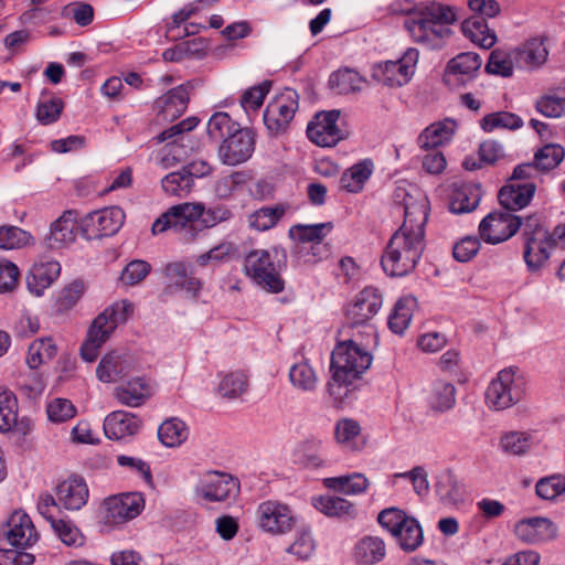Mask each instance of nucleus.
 <instances>
[{"instance_id":"obj_1","label":"nucleus","mask_w":565,"mask_h":565,"mask_svg":"<svg viewBox=\"0 0 565 565\" xmlns=\"http://www.w3.org/2000/svg\"><path fill=\"white\" fill-rule=\"evenodd\" d=\"M427 202L405 204V220L392 235L381 258L384 273L390 277H403L412 273L425 248Z\"/></svg>"},{"instance_id":"obj_2","label":"nucleus","mask_w":565,"mask_h":565,"mask_svg":"<svg viewBox=\"0 0 565 565\" xmlns=\"http://www.w3.org/2000/svg\"><path fill=\"white\" fill-rule=\"evenodd\" d=\"M372 363L370 352L363 343L354 339L339 342L331 354L332 377L327 388L334 401H343L349 394V386L364 373Z\"/></svg>"},{"instance_id":"obj_3","label":"nucleus","mask_w":565,"mask_h":565,"mask_svg":"<svg viewBox=\"0 0 565 565\" xmlns=\"http://www.w3.org/2000/svg\"><path fill=\"white\" fill-rule=\"evenodd\" d=\"M287 266L286 250L280 246L250 249L244 258V274L267 292L279 294L285 289L282 271Z\"/></svg>"},{"instance_id":"obj_4","label":"nucleus","mask_w":565,"mask_h":565,"mask_svg":"<svg viewBox=\"0 0 565 565\" xmlns=\"http://www.w3.org/2000/svg\"><path fill=\"white\" fill-rule=\"evenodd\" d=\"M134 310L132 303L127 300L115 302L98 315L92 322L87 339L81 347L83 360L93 362L99 353V348L114 332L119 323L125 322Z\"/></svg>"},{"instance_id":"obj_5","label":"nucleus","mask_w":565,"mask_h":565,"mask_svg":"<svg viewBox=\"0 0 565 565\" xmlns=\"http://www.w3.org/2000/svg\"><path fill=\"white\" fill-rule=\"evenodd\" d=\"M377 521L404 552H414L423 544L424 533L419 522L405 511L386 508L379 513Z\"/></svg>"},{"instance_id":"obj_6","label":"nucleus","mask_w":565,"mask_h":565,"mask_svg":"<svg viewBox=\"0 0 565 565\" xmlns=\"http://www.w3.org/2000/svg\"><path fill=\"white\" fill-rule=\"evenodd\" d=\"M203 212L202 203H181L171 206L152 224V233L160 234L168 230L173 231L184 242H192L198 232L194 222Z\"/></svg>"},{"instance_id":"obj_7","label":"nucleus","mask_w":565,"mask_h":565,"mask_svg":"<svg viewBox=\"0 0 565 565\" xmlns=\"http://www.w3.org/2000/svg\"><path fill=\"white\" fill-rule=\"evenodd\" d=\"M296 511L278 500H266L256 510L258 527L270 535H285L290 533L298 523Z\"/></svg>"},{"instance_id":"obj_8","label":"nucleus","mask_w":565,"mask_h":565,"mask_svg":"<svg viewBox=\"0 0 565 565\" xmlns=\"http://www.w3.org/2000/svg\"><path fill=\"white\" fill-rule=\"evenodd\" d=\"M299 108V95L291 88H285L267 104L264 124L270 135L285 134Z\"/></svg>"},{"instance_id":"obj_9","label":"nucleus","mask_w":565,"mask_h":565,"mask_svg":"<svg viewBox=\"0 0 565 565\" xmlns=\"http://www.w3.org/2000/svg\"><path fill=\"white\" fill-rule=\"evenodd\" d=\"M523 380L513 369L500 371L487 388L486 399L490 407L501 411L511 407L523 397Z\"/></svg>"},{"instance_id":"obj_10","label":"nucleus","mask_w":565,"mask_h":565,"mask_svg":"<svg viewBox=\"0 0 565 565\" xmlns=\"http://www.w3.org/2000/svg\"><path fill=\"white\" fill-rule=\"evenodd\" d=\"M383 305L382 295L374 287H365L347 308V318L351 326L364 328L369 339L375 337V328L371 320L377 315Z\"/></svg>"},{"instance_id":"obj_11","label":"nucleus","mask_w":565,"mask_h":565,"mask_svg":"<svg viewBox=\"0 0 565 565\" xmlns=\"http://www.w3.org/2000/svg\"><path fill=\"white\" fill-rule=\"evenodd\" d=\"M418 62V51L408 49L397 61H386L373 68V77L387 86H403L407 84Z\"/></svg>"},{"instance_id":"obj_12","label":"nucleus","mask_w":565,"mask_h":565,"mask_svg":"<svg viewBox=\"0 0 565 565\" xmlns=\"http://www.w3.org/2000/svg\"><path fill=\"white\" fill-rule=\"evenodd\" d=\"M254 150V132L247 128H239L222 141L217 153L222 163L234 167L246 162Z\"/></svg>"},{"instance_id":"obj_13","label":"nucleus","mask_w":565,"mask_h":565,"mask_svg":"<svg viewBox=\"0 0 565 565\" xmlns=\"http://www.w3.org/2000/svg\"><path fill=\"white\" fill-rule=\"evenodd\" d=\"M145 508V499L139 492L122 493L107 498L103 503L104 520L120 524L138 516Z\"/></svg>"},{"instance_id":"obj_14","label":"nucleus","mask_w":565,"mask_h":565,"mask_svg":"<svg viewBox=\"0 0 565 565\" xmlns=\"http://www.w3.org/2000/svg\"><path fill=\"white\" fill-rule=\"evenodd\" d=\"M521 220L509 211L493 212L479 225L480 237L489 244H499L512 237L520 228Z\"/></svg>"},{"instance_id":"obj_15","label":"nucleus","mask_w":565,"mask_h":565,"mask_svg":"<svg viewBox=\"0 0 565 565\" xmlns=\"http://www.w3.org/2000/svg\"><path fill=\"white\" fill-rule=\"evenodd\" d=\"M339 110L318 113L307 126V136L319 147H334L343 139V132L338 127Z\"/></svg>"},{"instance_id":"obj_16","label":"nucleus","mask_w":565,"mask_h":565,"mask_svg":"<svg viewBox=\"0 0 565 565\" xmlns=\"http://www.w3.org/2000/svg\"><path fill=\"white\" fill-rule=\"evenodd\" d=\"M238 491V481L232 476L218 471L205 473L196 487V493L209 502H223L235 498Z\"/></svg>"},{"instance_id":"obj_17","label":"nucleus","mask_w":565,"mask_h":565,"mask_svg":"<svg viewBox=\"0 0 565 565\" xmlns=\"http://www.w3.org/2000/svg\"><path fill=\"white\" fill-rule=\"evenodd\" d=\"M198 122L199 121L195 117H189L160 134V141L172 140V142L168 143L162 150L159 159V166L161 168L169 169L177 164L183 156H186V151L182 150L181 147L178 146V142H183V140L188 138L185 132L194 129L198 126Z\"/></svg>"},{"instance_id":"obj_18","label":"nucleus","mask_w":565,"mask_h":565,"mask_svg":"<svg viewBox=\"0 0 565 565\" xmlns=\"http://www.w3.org/2000/svg\"><path fill=\"white\" fill-rule=\"evenodd\" d=\"M18 399L12 391L0 386V431L28 435L32 429L31 420L26 417L19 418Z\"/></svg>"},{"instance_id":"obj_19","label":"nucleus","mask_w":565,"mask_h":565,"mask_svg":"<svg viewBox=\"0 0 565 565\" xmlns=\"http://www.w3.org/2000/svg\"><path fill=\"white\" fill-rule=\"evenodd\" d=\"M553 246L550 233L543 227L539 226L526 235L523 257L530 271H539L545 266Z\"/></svg>"},{"instance_id":"obj_20","label":"nucleus","mask_w":565,"mask_h":565,"mask_svg":"<svg viewBox=\"0 0 565 565\" xmlns=\"http://www.w3.org/2000/svg\"><path fill=\"white\" fill-rule=\"evenodd\" d=\"M7 527V540L15 547H31L39 541L40 535L31 518L21 510L14 511L10 515Z\"/></svg>"},{"instance_id":"obj_21","label":"nucleus","mask_w":565,"mask_h":565,"mask_svg":"<svg viewBox=\"0 0 565 565\" xmlns=\"http://www.w3.org/2000/svg\"><path fill=\"white\" fill-rule=\"evenodd\" d=\"M124 222V210L110 206L89 213L85 218V226L95 236H111L120 230Z\"/></svg>"},{"instance_id":"obj_22","label":"nucleus","mask_w":565,"mask_h":565,"mask_svg":"<svg viewBox=\"0 0 565 565\" xmlns=\"http://www.w3.org/2000/svg\"><path fill=\"white\" fill-rule=\"evenodd\" d=\"M515 536L530 544L548 541L555 537L556 526L546 518H529L520 520L514 526Z\"/></svg>"},{"instance_id":"obj_23","label":"nucleus","mask_w":565,"mask_h":565,"mask_svg":"<svg viewBox=\"0 0 565 565\" xmlns=\"http://www.w3.org/2000/svg\"><path fill=\"white\" fill-rule=\"evenodd\" d=\"M60 273L61 265L57 260L47 257L40 258L26 277L28 289L38 297L43 295L44 290L57 279Z\"/></svg>"},{"instance_id":"obj_24","label":"nucleus","mask_w":565,"mask_h":565,"mask_svg":"<svg viewBox=\"0 0 565 565\" xmlns=\"http://www.w3.org/2000/svg\"><path fill=\"white\" fill-rule=\"evenodd\" d=\"M89 491L85 480L78 476H72L63 480L56 488V498L66 510L82 509L88 500Z\"/></svg>"},{"instance_id":"obj_25","label":"nucleus","mask_w":565,"mask_h":565,"mask_svg":"<svg viewBox=\"0 0 565 565\" xmlns=\"http://www.w3.org/2000/svg\"><path fill=\"white\" fill-rule=\"evenodd\" d=\"M142 425L135 414L115 411L104 419V431L109 439L120 440L138 434Z\"/></svg>"},{"instance_id":"obj_26","label":"nucleus","mask_w":565,"mask_h":565,"mask_svg":"<svg viewBox=\"0 0 565 565\" xmlns=\"http://www.w3.org/2000/svg\"><path fill=\"white\" fill-rule=\"evenodd\" d=\"M405 28L417 43H422L429 47H437L441 40L450 34L449 26H440L428 21L422 14L417 19L408 20Z\"/></svg>"},{"instance_id":"obj_27","label":"nucleus","mask_w":565,"mask_h":565,"mask_svg":"<svg viewBox=\"0 0 565 565\" xmlns=\"http://www.w3.org/2000/svg\"><path fill=\"white\" fill-rule=\"evenodd\" d=\"M190 100V85H179L156 100V108L166 120L179 118L188 108Z\"/></svg>"},{"instance_id":"obj_28","label":"nucleus","mask_w":565,"mask_h":565,"mask_svg":"<svg viewBox=\"0 0 565 565\" xmlns=\"http://www.w3.org/2000/svg\"><path fill=\"white\" fill-rule=\"evenodd\" d=\"M130 359L118 351L105 354L96 370L100 382L114 383L127 376L131 372Z\"/></svg>"},{"instance_id":"obj_29","label":"nucleus","mask_w":565,"mask_h":565,"mask_svg":"<svg viewBox=\"0 0 565 565\" xmlns=\"http://www.w3.org/2000/svg\"><path fill=\"white\" fill-rule=\"evenodd\" d=\"M536 186L533 182L511 183L499 191V202L505 211L512 212L523 209L532 200Z\"/></svg>"},{"instance_id":"obj_30","label":"nucleus","mask_w":565,"mask_h":565,"mask_svg":"<svg viewBox=\"0 0 565 565\" xmlns=\"http://www.w3.org/2000/svg\"><path fill=\"white\" fill-rule=\"evenodd\" d=\"M77 222L72 211L64 212L52 223L47 245L51 248H60L73 243L76 238Z\"/></svg>"},{"instance_id":"obj_31","label":"nucleus","mask_w":565,"mask_h":565,"mask_svg":"<svg viewBox=\"0 0 565 565\" xmlns=\"http://www.w3.org/2000/svg\"><path fill=\"white\" fill-rule=\"evenodd\" d=\"M322 483L329 490L341 492L345 495L364 494L371 484L366 476L361 472L324 478Z\"/></svg>"},{"instance_id":"obj_32","label":"nucleus","mask_w":565,"mask_h":565,"mask_svg":"<svg viewBox=\"0 0 565 565\" xmlns=\"http://www.w3.org/2000/svg\"><path fill=\"white\" fill-rule=\"evenodd\" d=\"M548 56L543 39L534 38L526 41L515 51V60L520 67L536 70L541 67Z\"/></svg>"},{"instance_id":"obj_33","label":"nucleus","mask_w":565,"mask_h":565,"mask_svg":"<svg viewBox=\"0 0 565 565\" xmlns=\"http://www.w3.org/2000/svg\"><path fill=\"white\" fill-rule=\"evenodd\" d=\"M313 507L329 518L353 519L356 515L355 504L342 497L319 495L312 498Z\"/></svg>"},{"instance_id":"obj_34","label":"nucleus","mask_w":565,"mask_h":565,"mask_svg":"<svg viewBox=\"0 0 565 565\" xmlns=\"http://www.w3.org/2000/svg\"><path fill=\"white\" fill-rule=\"evenodd\" d=\"M150 396V385L142 377H135L115 390L117 401L129 407L142 405Z\"/></svg>"},{"instance_id":"obj_35","label":"nucleus","mask_w":565,"mask_h":565,"mask_svg":"<svg viewBox=\"0 0 565 565\" xmlns=\"http://www.w3.org/2000/svg\"><path fill=\"white\" fill-rule=\"evenodd\" d=\"M482 61L477 53L465 52L451 58L446 67L444 79L454 84L457 76H473L480 68Z\"/></svg>"},{"instance_id":"obj_36","label":"nucleus","mask_w":565,"mask_h":565,"mask_svg":"<svg viewBox=\"0 0 565 565\" xmlns=\"http://www.w3.org/2000/svg\"><path fill=\"white\" fill-rule=\"evenodd\" d=\"M288 376L291 386L300 393H312L319 384V375L307 360L292 364Z\"/></svg>"},{"instance_id":"obj_37","label":"nucleus","mask_w":565,"mask_h":565,"mask_svg":"<svg viewBox=\"0 0 565 565\" xmlns=\"http://www.w3.org/2000/svg\"><path fill=\"white\" fill-rule=\"evenodd\" d=\"M456 128L452 119L434 122L419 135L418 143L422 148H437L452 139Z\"/></svg>"},{"instance_id":"obj_38","label":"nucleus","mask_w":565,"mask_h":565,"mask_svg":"<svg viewBox=\"0 0 565 565\" xmlns=\"http://www.w3.org/2000/svg\"><path fill=\"white\" fill-rule=\"evenodd\" d=\"M373 168L374 164L370 159H364L353 164L341 175V188L350 193L362 191L365 182L372 175Z\"/></svg>"},{"instance_id":"obj_39","label":"nucleus","mask_w":565,"mask_h":565,"mask_svg":"<svg viewBox=\"0 0 565 565\" xmlns=\"http://www.w3.org/2000/svg\"><path fill=\"white\" fill-rule=\"evenodd\" d=\"M416 308L417 301L413 296L399 298L388 317L390 329L396 334H403L408 328Z\"/></svg>"},{"instance_id":"obj_40","label":"nucleus","mask_w":565,"mask_h":565,"mask_svg":"<svg viewBox=\"0 0 565 565\" xmlns=\"http://www.w3.org/2000/svg\"><path fill=\"white\" fill-rule=\"evenodd\" d=\"M461 30L466 38H468L482 49H490L497 42V35L494 31L489 29L484 19H466L461 24Z\"/></svg>"},{"instance_id":"obj_41","label":"nucleus","mask_w":565,"mask_h":565,"mask_svg":"<svg viewBox=\"0 0 565 565\" xmlns=\"http://www.w3.org/2000/svg\"><path fill=\"white\" fill-rule=\"evenodd\" d=\"M435 488L438 498L446 504H457L463 500V486L449 470L441 472L437 477Z\"/></svg>"},{"instance_id":"obj_42","label":"nucleus","mask_w":565,"mask_h":565,"mask_svg":"<svg viewBox=\"0 0 565 565\" xmlns=\"http://www.w3.org/2000/svg\"><path fill=\"white\" fill-rule=\"evenodd\" d=\"M57 354V347L52 337H43L32 341L28 349L26 364L33 369H39L53 360Z\"/></svg>"},{"instance_id":"obj_43","label":"nucleus","mask_w":565,"mask_h":565,"mask_svg":"<svg viewBox=\"0 0 565 565\" xmlns=\"http://www.w3.org/2000/svg\"><path fill=\"white\" fill-rule=\"evenodd\" d=\"M385 543L379 536H365L355 546V558L363 565L376 564L385 557Z\"/></svg>"},{"instance_id":"obj_44","label":"nucleus","mask_w":565,"mask_h":565,"mask_svg":"<svg viewBox=\"0 0 565 565\" xmlns=\"http://www.w3.org/2000/svg\"><path fill=\"white\" fill-rule=\"evenodd\" d=\"M332 223H319L310 225H295L290 233L296 236L302 244H309L311 249H323L322 239L330 233Z\"/></svg>"},{"instance_id":"obj_45","label":"nucleus","mask_w":565,"mask_h":565,"mask_svg":"<svg viewBox=\"0 0 565 565\" xmlns=\"http://www.w3.org/2000/svg\"><path fill=\"white\" fill-rule=\"evenodd\" d=\"M480 202V194L477 188L462 184L457 186L451 194L449 209L452 213H468L473 211Z\"/></svg>"},{"instance_id":"obj_46","label":"nucleus","mask_w":565,"mask_h":565,"mask_svg":"<svg viewBox=\"0 0 565 565\" xmlns=\"http://www.w3.org/2000/svg\"><path fill=\"white\" fill-rule=\"evenodd\" d=\"M427 401L434 411L445 412L450 409L456 402L455 386L449 382L436 381L429 390Z\"/></svg>"},{"instance_id":"obj_47","label":"nucleus","mask_w":565,"mask_h":565,"mask_svg":"<svg viewBox=\"0 0 565 565\" xmlns=\"http://www.w3.org/2000/svg\"><path fill=\"white\" fill-rule=\"evenodd\" d=\"M188 436L186 425L178 418L167 419L158 428V438L166 447H178L188 439Z\"/></svg>"},{"instance_id":"obj_48","label":"nucleus","mask_w":565,"mask_h":565,"mask_svg":"<svg viewBox=\"0 0 565 565\" xmlns=\"http://www.w3.org/2000/svg\"><path fill=\"white\" fill-rule=\"evenodd\" d=\"M335 439L350 450H360L363 443L359 444L361 427L358 422L349 418L341 419L335 425Z\"/></svg>"},{"instance_id":"obj_49","label":"nucleus","mask_w":565,"mask_h":565,"mask_svg":"<svg viewBox=\"0 0 565 565\" xmlns=\"http://www.w3.org/2000/svg\"><path fill=\"white\" fill-rule=\"evenodd\" d=\"M193 184V179L189 173H185L183 169L181 171L171 172L161 180L162 190L169 195L179 198L188 195Z\"/></svg>"},{"instance_id":"obj_50","label":"nucleus","mask_w":565,"mask_h":565,"mask_svg":"<svg viewBox=\"0 0 565 565\" xmlns=\"http://www.w3.org/2000/svg\"><path fill=\"white\" fill-rule=\"evenodd\" d=\"M282 206L262 207L248 216V226L255 231L264 232L274 227L284 215Z\"/></svg>"},{"instance_id":"obj_51","label":"nucleus","mask_w":565,"mask_h":565,"mask_svg":"<svg viewBox=\"0 0 565 565\" xmlns=\"http://www.w3.org/2000/svg\"><path fill=\"white\" fill-rule=\"evenodd\" d=\"M362 77L353 70H339L331 74L329 84L338 94H349L361 89Z\"/></svg>"},{"instance_id":"obj_52","label":"nucleus","mask_w":565,"mask_h":565,"mask_svg":"<svg viewBox=\"0 0 565 565\" xmlns=\"http://www.w3.org/2000/svg\"><path fill=\"white\" fill-rule=\"evenodd\" d=\"M31 241V234L18 226H0V249L9 250L22 248L29 245Z\"/></svg>"},{"instance_id":"obj_53","label":"nucleus","mask_w":565,"mask_h":565,"mask_svg":"<svg viewBox=\"0 0 565 565\" xmlns=\"http://www.w3.org/2000/svg\"><path fill=\"white\" fill-rule=\"evenodd\" d=\"M500 446L509 455L521 456L532 446V436L524 431H509L501 437Z\"/></svg>"},{"instance_id":"obj_54","label":"nucleus","mask_w":565,"mask_h":565,"mask_svg":"<svg viewBox=\"0 0 565 565\" xmlns=\"http://www.w3.org/2000/svg\"><path fill=\"white\" fill-rule=\"evenodd\" d=\"M239 125L232 120L226 113H215L207 122V134L212 139L223 140L239 129Z\"/></svg>"},{"instance_id":"obj_55","label":"nucleus","mask_w":565,"mask_h":565,"mask_svg":"<svg viewBox=\"0 0 565 565\" xmlns=\"http://www.w3.org/2000/svg\"><path fill=\"white\" fill-rule=\"evenodd\" d=\"M522 124L519 116L508 111H498L484 116L480 125L484 131L491 132L495 128L518 129Z\"/></svg>"},{"instance_id":"obj_56","label":"nucleus","mask_w":565,"mask_h":565,"mask_svg":"<svg viewBox=\"0 0 565 565\" xmlns=\"http://www.w3.org/2000/svg\"><path fill=\"white\" fill-rule=\"evenodd\" d=\"M564 156V148L559 145H546L535 153L534 163L540 171H548L556 168L563 161Z\"/></svg>"},{"instance_id":"obj_57","label":"nucleus","mask_w":565,"mask_h":565,"mask_svg":"<svg viewBox=\"0 0 565 565\" xmlns=\"http://www.w3.org/2000/svg\"><path fill=\"white\" fill-rule=\"evenodd\" d=\"M247 387V380L242 372H232L223 376L217 391L222 397L230 399L239 397Z\"/></svg>"},{"instance_id":"obj_58","label":"nucleus","mask_w":565,"mask_h":565,"mask_svg":"<svg viewBox=\"0 0 565 565\" xmlns=\"http://www.w3.org/2000/svg\"><path fill=\"white\" fill-rule=\"evenodd\" d=\"M535 491L543 500H554L565 492V477L553 475L542 478L537 481Z\"/></svg>"},{"instance_id":"obj_59","label":"nucleus","mask_w":565,"mask_h":565,"mask_svg":"<svg viewBox=\"0 0 565 565\" xmlns=\"http://www.w3.org/2000/svg\"><path fill=\"white\" fill-rule=\"evenodd\" d=\"M237 253V246L230 241H223L216 246L212 247L209 252L198 256L196 262L201 266H206L209 263H222L230 260Z\"/></svg>"},{"instance_id":"obj_60","label":"nucleus","mask_w":565,"mask_h":565,"mask_svg":"<svg viewBox=\"0 0 565 565\" xmlns=\"http://www.w3.org/2000/svg\"><path fill=\"white\" fill-rule=\"evenodd\" d=\"M514 65L511 56L501 50L491 52L486 71L490 74L510 77L513 74Z\"/></svg>"},{"instance_id":"obj_61","label":"nucleus","mask_w":565,"mask_h":565,"mask_svg":"<svg viewBox=\"0 0 565 565\" xmlns=\"http://www.w3.org/2000/svg\"><path fill=\"white\" fill-rule=\"evenodd\" d=\"M47 417L53 423H63L76 415V407L67 398H54L46 406Z\"/></svg>"},{"instance_id":"obj_62","label":"nucleus","mask_w":565,"mask_h":565,"mask_svg":"<svg viewBox=\"0 0 565 565\" xmlns=\"http://www.w3.org/2000/svg\"><path fill=\"white\" fill-rule=\"evenodd\" d=\"M316 550L315 540L309 530L299 532L295 541L289 545L287 552L297 556L299 559H308L312 556Z\"/></svg>"},{"instance_id":"obj_63","label":"nucleus","mask_w":565,"mask_h":565,"mask_svg":"<svg viewBox=\"0 0 565 565\" xmlns=\"http://www.w3.org/2000/svg\"><path fill=\"white\" fill-rule=\"evenodd\" d=\"M63 110V102L58 98L42 99L38 104L36 119L42 125L55 122Z\"/></svg>"},{"instance_id":"obj_64","label":"nucleus","mask_w":565,"mask_h":565,"mask_svg":"<svg viewBox=\"0 0 565 565\" xmlns=\"http://www.w3.org/2000/svg\"><path fill=\"white\" fill-rule=\"evenodd\" d=\"M535 107L540 114L547 118H558L565 115V97L545 95L536 102Z\"/></svg>"}]
</instances>
